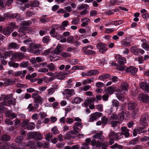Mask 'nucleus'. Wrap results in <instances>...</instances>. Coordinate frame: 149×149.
Here are the masks:
<instances>
[{
    "label": "nucleus",
    "mask_w": 149,
    "mask_h": 149,
    "mask_svg": "<svg viewBox=\"0 0 149 149\" xmlns=\"http://www.w3.org/2000/svg\"><path fill=\"white\" fill-rule=\"evenodd\" d=\"M12 97V95H10L4 97V102H1L2 104L3 105H8L10 104L15 105L16 104L15 99H13Z\"/></svg>",
    "instance_id": "obj_1"
},
{
    "label": "nucleus",
    "mask_w": 149,
    "mask_h": 149,
    "mask_svg": "<svg viewBox=\"0 0 149 149\" xmlns=\"http://www.w3.org/2000/svg\"><path fill=\"white\" fill-rule=\"evenodd\" d=\"M32 97L34 100V105L35 106V107L36 109H38L39 104H42V102L44 99L36 93H33L32 95Z\"/></svg>",
    "instance_id": "obj_2"
},
{
    "label": "nucleus",
    "mask_w": 149,
    "mask_h": 149,
    "mask_svg": "<svg viewBox=\"0 0 149 149\" xmlns=\"http://www.w3.org/2000/svg\"><path fill=\"white\" fill-rule=\"evenodd\" d=\"M106 44L102 42H100L97 45V48L99 49V52L102 54H103L107 50Z\"/></svg>",
    "instance_id": "obj_3"
},
{
    "label": "nucleus",
    "mask_w": 149,
    "mask_h": 149,
    "mask_svg": "<svg viewBox=\"0 0 149 149\" xmlns=\"http://www.w3.org/2000/svg\"><path fill=\"white\" fill-rule=\"evenodd\" d=\"M29 136L30 138L34 139L36 141H38L42 139L41 135L37 133L36 132H30L29 133Z\"/></svg>",
    "instance_id": "obj_4"
},
{
    "label": "nucleus",
    "mask_w": 149,
    "mask_h": 149,
    "mask_svg": "<svg viewBox=\"0 0 149 149\" xmlns=\"http://www.w3.org/2000/svg\"><path fill=\"white\" fill-rule=\"evenodd\" d=\"M138 100L142 102L148 103L149 102V96L146 94H140L138 98Z\"/></svg>",
    "instance_id": "obj_5"
},
{
    "label": "nucleus",
    "mask_w": 149,
    "mask_h": 149,
    "mask_svg": "<svg viewBox=\"0 0 149 149\" xmlns=\"http://www.w3.org/2000/svg\"><path fill=\"white\" fill-rule=\"evenodd\" d=\"M140 87L143 90L145 93H149V85L146 81L141 82L139 83Z\"/></svg>",
    "instance_id": "obj_6"
},
{
    "label": "nucleus",
    "mask_w": 149,
    "mask_h": 149,
    "mask_svg": "<svg viewBox=\"0 0 149 149\" xmlns=\"http://www.w3.org/2000/svg\"><path fill=\"white\" fill-rule=\"evenodd\" d=\"M105 90L107 93L111 95L115 91H120V89L117 88L116 87L113 86H110L107 88Z\"/></svg>",
    "instance_id": "obj_7"
},
{
    "label": "nucleus",
    "mask_w": 149,
    "mask_h": 149,
    "mask_svg": "<svg viewBox=\"0 0 149 149\" xmlns=\"http://www.w3.org/2000/svg\"><path fill=\"white\" fill-rule=\"evenodd\" d=\"M82 127V123L81 122L75 123L73 125L72 128L73 130L76 133H78L80 131L79 128H81Z\"/></svg>",
    "instance_id": "obj_8"
},
{
    "label": "nucleus",
    "mask_w": 149,
    "mask_h": 149,
    "mask_svg": "<svg viewBox=\"0 0 149 149\" xmlns=\"http://www.w3.org/2000/svg\"><path fill=\"white\" fill-rule=\"evenodd\" d=\"M102 113H101L98 112H96L94 113H92L91 115L89 121L91 122H93L96 119L100 117L102 115Z\"/></svg>",
    "instance_id": "obj_9"
},
{
    "label": "nucleus",
    "mask_w": 149,
    "mask_h": 149,
    "mask_svg": "<svg viewBox=\"0 0 149 149\" xmlns=\"http://www.w3.org/2000/svg\"><path fill=\"white\" fill-rule=\"evenodd\" d=\"M137 71V69L133 66H130L127 68L126 70V72L130 73L133 75H135Z\"/></svg>",
    "instance_id": "obj_10"
},
{
    "label": "nucleus",
    "mask_w": 149,
    "mask_h": 149,
    "mask_svg": "<svg viewBox=\"0 0 149 149\" xmlns=\"http://www.w3.org/2000/svg\"><path fill=\"white\" fill-rule=\"evenodd\" d=\"M95 139H98V141H102L104 140V138L102 135V132L101 131L100 133H97L94 135L93 136Z\"/></svg>",
    "instance_id": "obj_11"
},
{
    "label": "nucleus",
    "mask_w": 149,
    "mask_h": 149,
    "mask_svg": "<svg viewBox=\"0 0 149 149\" xmlns=\"http://www.w3.org/2000/svg\"><path fill=\"white\" fill-rule=\"evenodd\" d=\"M121 90L120 89V91H117V92L116 93L115 95L118 100L123 102L124 99H125V97L123 94L121 93Z\"/></svg>",
    "instance_id": "obj_12"
},
{
    "label": "nucleus",
    "mask_w": 149,
    "mask_h": 149,
    "mask_svg": "<svg viewBox=\"0 0 149 149\" xmlns=\"http://www.w3.org/2000/svg\"><path fill=\"white\" fill-rule=\"evenodd\" d=\"M116 135V133L114 131H113L110 133L109 136V138L110 139L109 143L110 145H111L114 143Z\"/></svg>",
    "instance_id": "obj_13"
},
{
    "label": "nucleus",
    "mask_w": 149,
    "mask_h": 149,
    "mask_svg": "<svg viewBox=\"0 0 149 149\" xmlns=\"http://www.w3.org/2000/svg\"><path fill=\"white\" fill-rule=\"evenodd\" d=\"M77 133L74 132L73 130L71 131L68 132L65 136V139H69L72 137V138H75L76 136L75 135H76Z\"/></svg>",
    "instance_id": "obj_14"
},
{
    "label": "nucleus",
    "mask_w": 149,
    "mask_h": 149,
    "mask_svg": "<svg viewBox=\"0 0 149 149\" xmlns=\"http://www.w3.org/2000/svg\"><path fill=\"white\" fill-rule=\"evenodd\" d=\"M122 132L121 133L122 135H124L125 137H127L130 136V133H129V130L127 129L126 127H122L121 129Z\"/></svg>",
    "instance_id": "obj_15"
},
{
    "label": "nucleus",
    "mask_w": 149,
    "mask_h": 149,
    "mask_svg": "<svg viewBox=\"0 0 149 149\" xmlns=\"http://www.w3.org/2000/svg\"><path fill=\"white\" fill-rule=\"evenodd\" d=\"M95 98L94 97L87 99L85 100L84 103L85 106L86 107L89 104H93L94 101H95Z\"/></svg>",
    "instance_id": "obj_16"
},
{
    "label": "nucleus",
    "mask_w": 149,
    "mask_h": 149,
    "mask_svg": "<svg viewBox=\"0 0 149 149\" xmlns=\"http://www.w3.org/2000/svg\"><path fill=\"white\" fill-rule=\"evenodd\" d=\"M12 32L10 28L7 26L3 29L2 33L5 35H9Z\"/></svg>",
    "instance_id": "obj_17"
},
{
    "label": "nucleus",
    "mask_w": 149,
    "mask_h": 149,
    "mask_svg": "<svg viewBox=\"0 0 149 149\" xmlns=\"http://www.w3.org/2000/svg\"><path fill=\"white\" fill-rule=\"evenodd\" d=\"M99 73V71L97 70H91L86 73V75L88 76H91L92 75H96Z\"/></svg>",
    "instance_id": "obj_18"
},
{
    "label": "nucleus",
    "mask_w": 149,
    "mask_h": 149,
    "mask_svg": "<svg viewBox=\"0 0 149 149\" xmlns=\"http://www.w3.org/2000/svg\"><path fill=\"white\" fill-rule=\"evenodd\" d=\"M8 47L9 49H17L19 48V45L15 42H12L9 43Z\"/></svg>",
    "instance_id": "obj_19"
},
{
    "label": "nucleus",
    "mask_w": 149,
    "mask_h": 149,
    "mask_svg": "<svg viewBox=\"0 0 149 149\" xmlns=\"http://www.w3.org/2000/svg\"><path fill=\"white\" fill-rule=\"evenodd\" d=\"M41 45L40 44H35L33 43H31L29 45V47L30 49L32 51H33L35 49L40 47Z\"/></svg>",
    "instance_id": "obj_20"
},
{
    "label": "nucleus",
    "mask_w": 149,
    "mask_h": 149,
    "mask_svg": "<svg viewBox=\"0 0 149 149\" xmlns=\"http://www.w3.org/2000/svg\"><path fill=\"white\" fill-rule=\"evenodd\" d=\"M148 120V114H145L143 115L141 119L140 122L142 123L146 124Z\"/></svg>",
    "instance_id": "obj_21"
},
{
    "label": "nucleus",
    "mask_w": 149,
    "mask_h": 149,
    "mask_svg": "<svg viewBox=\"0 0 149 149\" xmlns=\"http://www.w3.org/2000/svg\"><path fill=\"white\" fill-rule=\"evenodd\" d=\"M13 56L15 58H19L20 60L24 58L26 56L22 53H16L14 54Z\"/></svg>",
    "instance_id": "obj_22"
},
{
    "label": "nucleus",
    "mask_w": 149,
    "mask_h": 149,
    "mask_svg": "<svg viewBox=\"0 0 149 149\" xmlns=\"http://www.w3.org/2000/svg\"><path fill=\"white\" fill-rule=\"evenodd\" d=\"M64 91L65 93L68 96V97H70L72 95L75 94L74 91L73 89H65Z\"/></svg>",
    "instance_id": "obj_23"
},
{
    "label": "nucleus",
    "mask_w": 149,
    "mask_h": 149,
    "mask_svg": "<svg viewBox=\"0 0 149 149\" xmlns=\"http://www.w3.org/2000/svg\"><path fill=\"white\" fill-rule=\"evenodd\" d=\"M6 114L8 117L11 119H12L17 117V115L10 111H8L6 112Z\"/></svg>",
    "instance_id": "obj_24"
},
{
    "label": "nucleus",
    "mask_w": 149,
    "mask_h": 149,
    "mask_svg": "<svg viewBox=\"0 0 149 149\" xmlns=\"http://www.w3.org/2000/svg\"><path fill=\"white\" fill-rule=\"evenodd\" d=\"M37 147L38 148H47L49 146L48 143H42L39 141H38L37 143Z\"/></svg>",
    "instance_id": "obj_25"
},
{
    "label": "nucleus",
    "mask_w": 149,
    "mask_h": 149,
    "mask_svg": "<svg viewBox=\"0 0 149 149\" xmlns=\"http://www.w3.org/2000/svg\"><path fill=\"white\" fill-rule=\"evenodd\" d=\"M1 139L4 141H7L10 140V136L6 134H2L1 137Z\"/></svg>",
    "instance_id": "obj_26"
},
{
    "label": "nucleus",
    "mask_w": 149,
    "mask_h": 149,
    "mask_svg": "<svg viewBox=\"0 0 149 149\" xmlns=\"http://www.w3.org/2000/svg\"><path fill=\"white\" fill-rule=\"evenodd\" d=\"M23 136H19L15 138V141L17 143L20 144L23 142Z\"/></svg>",
    "instance_id": "obj_27"
},
{
    "label": "nucleus",
    "mask_w": 149,
    "mask_h": 149,
    "mask_svg": "<svg viewBox=\"0 0 149 149\" xmlns=\"http://www.w3.org/2000/svg\"><path fill=\"white\" fill-rule=\"evenodd\" d=\"M62 72L59 73H56L55 75V77L57 78L58 79H63L65 78V77L63 75Z\"/></svg>",
    "instance_id": "obj_28"
},
{
    "label": "nucleus",
    "mask_w": 149,
    "mask_h": 149,
    "mask_svg": "<svg viewBox=\"0 0 149 149\" xmlns=\"http://www.w3.org/2000/svg\"><path fill=\"white\" fill-rule=\"evenodd\" d=\"M124 112L122 111L120 113L118 114L117 115V120H119L120 121H122L124 119Z\"/></svg>",
    "instance_id": "obj_29"
},
{
    "label": "nucleus",
    "mask_w": 149,
    "mask_h": 149,
    "mask_svg": "<svg viewBox=\"0 0 149 149\" xmlns=\"http://www.w3.org/2000/svg\"><path fill=\"white\" fill-rule=\"evenodd\" d=\"M91 143L93 146L95 145V146L97 147H100V142L99 141L96 142V141L95 139L92 140L91 142Z\"/></svg>",
    "instance_id": "obj_30"
},
{
    "label": "nucleus",
    "mask_w": 149,
    "mask_h": 149,
    "mask_svg": "<svg viewBox=\"0 0 149 149\" xmlns=\"http://www.w3.org/2000/svg\"><path fill=\"white\" fill-rule=\"evenodd\" d=\"M101 119L102 121V124L104 125H106L110 121V119L106 117L105 116L102 117Z\"/></svg>",
    "instance_id": "obj_31"
},
{
    "label": "nucleus",
    "mask_w": 149,
    "mask_h": 149,
    "mask_svg": "<svg viewBox=\"0 0 149 149\" xmlns=\"http://www.w3.org/2000/svg\"><path fill=\"white\" fill-rule=\"evenodd\" d=\"M61 47V46L58 45L56 49L54 50V53L57 55L60 54L62 52L60 49Z\"/></svg>",
    "instance_id": "obj_32"
},
{
    "label": "nucleus",
    "mask_w": 149,
    "mask_h": 149,
    "mask_svg": "<svg viewBox=\"0 0 149 149\" xmlns=\"http://www.w3.org/2000/svg\"><path fill=\"white\" fill-rule=\"evenodd\" d=\"M136 106V103L133 102H130L128 104V108L129 109H134Z\"/></svg>",
    "instance_id": "obj_33"
},
{
    "label": "nucleus",
    "mask_w": 149,
    "mask_h": 149,
    "mask_svg": "<svg viewBox=\"0 0 149 149\" xmlns=\"http://www.w3.org/2000/svg\"><path fill=\"white\" fill-rule=\"evenodd\" d=\"M139 49H138L136 47L133 46L131 48V52L134 54L136 55L138 54V51Z\"/></svg>",
    "instance_id": "obj_34"
},
{
    "label": "nucleus",
    "mask_w": 149,
    "mask_h": 149,
    "mask_svg": "<svg viewBox=\"0 0 149 149\" xmlns=\"http://www.w3.org/2000/svg\"><path fill=\"white\" fill-rule=\"evenodd\" d=\"M129 86L128 84L126 82H123L121 84V87L123 90L126 91Z\"/></svg>",
    "instance_id": "obj_35"
},
{
    "label": "nucleus",
    "mask_w": 149,
    "mask_h": 149,
    "mask_svg": "<svg viewBox=\"0 0 149 149\" xmlns=\"http://www.w3.org/2000/svg\"><path fill=\"white\" fill-rule=\"evenodd\" d=\"M111 75L109 74H105L99 77V78L101 80L106 79L110 77Z\"/></svg>",
    "instance_id": "obj_36"
},
{
    "label": "nucleus",
    "mask_w": 149,
    "mask_h": 149,
    "mask_svg": "<svg viewBox=\"0 0 149 149\" xmlns=\"http://www.w3.org/2000/svg\"><path fill=\"white\" fill-rule=\"evenodd\" d=\"M35 144V142L33 140H32L28 142L26 144L25 146L27 147H33Z\"/></svg>",
    "instance_id": "obj_37"
},
{
    "label": "nucleus",
    "mask_w": 149,
    "mask_h": 149,
    "mask_svg": "<svg viewBox=\"0 0 149 149\" xmlns=\"http://www.w3.org/2000/svg\"><path fill=\"white\" fill-rule=\"evenodd\" d=\"M8 26L11 29L12 32L14 29L17 28V26L14 22H10L8 24Z\"/></svg>",
    "instance_id": "obj_38"
},
{
    "label": "nucleus",
    "mask_w": 149,
    "mask_h": 149,
    "mask_svg": "<svg viewBox=\"0 0 149 149\" xmlns=\"http://www.w3.org/2000/svg\"><path fill=\"white\" fill-rule=\"evenodd\" d=\"M14 81L12 79H7L4 82L5 86H9L14 83Z\"/></svg>",
    "instance_id": "obj_39"
},
{
    "label": "nucleus",
    "mask_w": 149,
    "mask_h": 149,
    "mask_svg": "<svg viewBox=\"0 0 149 149\" xmlns=\"http://www.w3.org/2000/svg\"><path fill=\"white\" fill-rule=\"evenodd\" d=\"M35 125V124L34 123H29L26 126V128L28 130H31L34 128Z\"/></svg>",
    "instance_id": "obj_40"
},
{
    "label": "nucleus",
    "mask_w": 149,
    "mask_h": 149,
    "mask_svg": "<svg viewBox=\"0 0 149 149\" xmlns=\"http://www.w3.org/2000/svg\"><path fill=\"white\" fill-rule=\"evenodd\" d=\"M45 136V139L48 142H49L50 140H51L52 139V134L50 133L47 134Z\"/></svg>",
    "instance_id": "obj_41"
},
{
    "label": "nucleus",
    "mask_w": 149,
    "mask_h": 149,
    "mask_svg": "<svg viewBox=\"0 0 149 149\" xmlns=\"http://www.w3.org/2000/svg\"><path fill=\"white\" fill-rule=\"evenodd\" d=\"M81 101V99L79 97H75L72 101V103H75L77 104L79 103Z\"/></svg>",
    "instance_id": "obj_42"
},
{
    "label": "nucleus",
    "mask_w": 149,
    "mask_h": 149,
    "mask_svg": "<svg viewBox=\"0 0 149 149\" xmlns=\"http://www.w3.org/2000/svg\"><path fill=\"white\" fill-rule=\"evenodd\" d=\"M8 65L10 67H13L14 68H17L19 66V64L13 61H9L8 63Z\"/></svg>",
    "instance_id": "obj_43"
},
{
    "label": "nucleus",
    "mask_w": 149,
    "mask_h": 149,
    "mask_svg": "<svg viewBox=\"0 0 149 149\" xmlns=\"http://www.w3.org/2000/svg\"><path fill=\"white\" fill-rule=\"evenodd\" d=\"M112 104L113 107H118L119 106V102L116 100H113L112 101Z\"/></svg>",
    "instance_id": "obj_44"
},
{
    "label": "nucleus",
    "mask_w": 149,
    "mask_h": 149,
    "mask_svg": "<svg viewBox=\"0 0 149 149\" xmlns=\"http://www.w3.org/2000/svg\"><path fill=\"white\" fill-rule=\"evenodd\" d=\"M145 124H143L144 125ZM145 127V126L144 125L143 127H137V129L138 130V132L139 133H145L147 131L146 130L145 131L143 130V129H144Z\"/></svg>",
    "instance_id": "obj_45"
},
{
    "label": "nucleus",
    "mask_w": 149,
    "mask_h": 149,
    "mask_svg": "<svg viewBox=\"0 0 149 149\" xmlns=\"http://www.w3.org/2000/svg\"><path fill=\"white\" fill-rule=\"evenodd\" d=\"M31 24V21H23L22 22V25L26 26H29Z\"/></svg>",
    "instance_id": "obj_46"
},
{
    "label": "nucleus",
    "mask_w": 149,
    "mask_h": 149,
    "mask_svg": "<svg viewBox=\"0 0 149 149\" xmlns=\"http://www.w3.org/2000/svg\"><path fill=\"white\" fill-rule=\"evenodd\" d=\"M120 123V122L117 120L112 121L110 123V124L111 125V127H116L117 125Z\"/></svg>",
    "instance_id": "obj_47"
},
{
    "label": "nucleus",
    "mask_w": 149,
    "mask_h": 149,
    "mask_svg": "<svg viewBox=\"0 0 149 149\" xmlns=\"http://www.w3.org/2000/svg\"><path fill=\"white\" fill-rule=\"evenodd\" d=\"M38 49L34 50L33 51H30V52L34 54H36L37 55H38L40 54V53L42 51V49H41L40 47L38 48Z\"/></svg>",
    "instance_id": "obj_48"
},
{
    "label": "nucleus",
    "mask_w": 149,
    "mask_h": 149,
    "mask_svg": "<svg viewBox=\"0 0 149 149\" xmlns=\"http://www.w3.org/2000/svg\"><path fill=\"white\" fill-rule=\"evenodd\" d=\"M123 137V135L121 132H118L116 133V138L115 140H118Z\"/></svg>",
    "instance_id": "obj_49"
},
{
    "label": "nucleus",
    "mask_w": 149,
    "mask_h": 149,
    "mask_svg": "<svg viewBox=\"0 0 149 149\" xmlns=\"http://www.w3.org/2000/svg\"><path fill=\"white\" fill-rule=\"evenodd\" d=\"M39 2L38 1L35 0L33 2L31 3L30 5L31 7H36L38 6L39 5Z\"/></svg>",
    "instance_id": "obj_50"
},
{
    "label": "nucleus",
    "mask_w": 149,
    "mask_h": 149,
    "mask_svg": "<svg viewBox=\"0 0 149 149\" xmlns=\"http://www.w3.org/2000/svg\"><path fill=\"white\" fill-rule=\"evenodd\" d=\"M85 67L84 66L76 65L73 66L72 69L73 70H82V69H84Z\"/></svg>",
    "instance_id": "obj_51"
},
{
    "label": "nucleus",
    "mask_w": 149,
    "mask_h": 149,
    "mask_svg": "<svg viewBox=\"0 0 149 149\" xmlns=\"http://www.w3.org/2000/svg\"><path fill=\"white\" fill-rule=\"evenodd\" d=\"M142 47L145 50L147 51H149V45L147 43L143 42L142 45Z\"/></svg>",
    "instance_id": "obj_52"
},
{
    "label": "nucleus",
    "mask_w": 149,
    "mask_h": 149,
    "mask_svg": "<svg viewBox=\"0 0 149 149\" xmlns=\"http://www.w3.org/2000/svg\"><path fill=\"white\" fill-rule=\"evenodd\" d=\"M74 39V38L72 36H70L67 38V41L68 43H73L75 42Z\"/></svg>",
    "instance_id": "obj_53"
},
{
    "label": "nucleus",
    "mask_w": 149,
    "mask_h": 149,
    "mask_svg": "<svg viewBox=\"0 0 149 149\" xmlns=\"http://www.w3.org/2000/svg\"><path fill=\"white\" fill-rule=\"evenodd\" d=\"M29 65V62L28 61L26 62H22L19 65L21 67H27Z\"/></svg>",
    "instance_id": "obj_54"
},
{
    "label": "nucleus",
    "mask_w": 149,
    "mask_h": 149,
    "mask_svg": "<svg viewBox=\"0 0 149 149\" xmlns=\"http://www.w3.org/2000/svg\"><path fill=\"white\" fill-rule=\"evenodd\" d=\"M138 141V139L137 138H135L130 141L129 142V144L130 145H134Z\"/></svg>",
    "instance_id": "obj_55"
},
{
    "label": "nucleus",
    "mask_w": 149,
    "mask_h": 149,
    "mask_svg": "<svg viewBox=\"0 0 149 149\" xmlns=\"http://www.w3.org/2000/svg\"><path fill=\"white\" fill-rule=\"evenodd\" d=\"M80 19L78 18H76L73 19V20L71 22L73 24H77L79 22Z\"/></svg>",
    "instance_id": "obj_56"
},
{
    "label": "nucleus",
    "mask_w": 149,
    "mask_h": 149,
    "mask_svg": "<svg viewBox=\"0 0 149 149\" xmlns=\"http://www.w3.org/2000/svg\"><path fill=\"white\" fill-rule=\"evenodd\" d=\"M18 32L19 33L18 34L19 36H22L26 34V33L24 31L22 30L19 29L18 31Z\"/></svg>",
    "instance_id": "obj_57"
},
{
    "label": "nucleus",
    "mask_w": 149,
    "mask_h": 149,
    "mask_svg": "<svg viewBox=\"0 0 149 149\" xmlns=\"http://www.w3.org/2000/svg\"><path fill=\"white\" fill-rule=\"evenodd\" d=\"M86 55L93 54H95V52L92 50H88L83 52Z\"/></svg>",
    "instance_id": "obj_58"
},
{
    "label": "nucleus",
    "mask_w": 149,
    "mask_h": 149,
    "mask_svg": "<svg viewBox=\"0 0 149 149\" xmlns=\"http://www.w3.org/2000/svg\"><path fill=\"white\" fill-rule=\"evenodd\" d=\"M112 148H118L119 149H122L123 147L122 146L118 145L117 143H115L112 146Z\"/></svg>",
    "instance_id": "obj_59"
},
{
    "label": "nucleus",
    "mask_w": 149,
    "mask_h": 149,
    "mask_svg": "<svg viewBox=\"0 0 149 149\" xmlns=\"http://www.w3.org/2000/svg\"><path fill=\"white\" fill-rule=\"evenodd\" d=\"M108 146V144L107 142H100V146L99 148H100L101 147L102 148L107 147Z\"/></svg>",
    "instance_id": "obj_60"
},
{
    "label": "nucleus",
    "mask_w": 149,
    "mask_h": 149,
    "mask_svg": "<svg viewBox=\"0 0 149 149\" xmlns=\"http://www.w3.org/2000/svg\"><path fill=\"white\" fill-rule=\"evenodd\" d=\"M27 109L28 110H29V111H33L35 109H37L35 108L34 106V107L33 106V105L32 104H29L27 107Z\"/></svg>",
    "instance_id": "obj_61"
},
{
    "label": "nucleus",
    "mask_w": 149,
    "mask_h": 149,
    "mask_svg": "<svg viewBox=\"0 0 149 149\" xmlns=\"http://www.w3.org/2000/svg\"><path fill=\"white\" fill-rule=\"evenodd\" d=\"M42 41L44 43H48L49 41V37L48 36H45L43 38Z\"/></svg>",
    "instance_id": "obj_62"
},
{
    "label": "nucleus",
    "mask_w": 149,
    "mask_h": 149,
    "mask_svg": "<svg viewBox=\"0 0 149 149\" xmlns=\"http://www.w3.org/2000/svg\"><path fill=\"white\" fill-rule=\"evenodd\" d=\"M29 121L28 120L26 119L23 120L22 123V127H25L27 126L29 123Z\"/></svg>",
    "instance_id": "obj_63"
},
{
    "label": "nucleus",
    "mask_w": 149,
    "mask_h": 149,
    "mask_svg": "<svg viewBox=\"0 0 149 149\" xmlns=\"http://www.w3.org/2000/svg\"><path fill=\"white\" fill-rule=\"evenodd\" d=\"M47 67L50 71H53L55 68V66L52 63H50Z\"/></svg>",
    "instance_id": "obj_64"
}]
</instances>
